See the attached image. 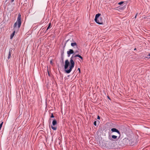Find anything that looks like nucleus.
Masks as SVG:
<instances>
[{
  "instance_id": "2",
  "label": "nucleus",
  "mask_w": 150,
  "mask_h": 150,
  "mask_svg": "<svg viewBox=\"0 0 150 150\" xmlns=\"http://www.w3.org/2000/svg\"><path fill=\"white\" fill-rule=\"evenodd\" d=\"M21 24V15H18L17 21L15 23L13 28V31L11 35L10 39H12L13 37L16 32L17 33L19 30V28Z\"/></svg>"
},
{
  "instance_id": "12",
  "label": "nucleus",
  "mask_w": 150,
  "mask_h": 150,
  "mask_svg": "<svg viewBox=\"0 0 150 150\" xmlns=\"http://www.w3.org/2000/svg\"><path fill=\"white\" fill-rule=\"evenodd\" d=\"M124 2H123V1H121L120 2H119L118 3V4L119 5H121L122 4H123L124 3Z\"/></svg>"
},
{
  "instance_id": "20",
  "label": "nucleus",
  "mask_w": 150,
  "mask_h": 150,
  "mask_svg": "<svg viewBox=\"0 0 150 150\" xmlns=\"http://www.w3.org/2000/svg\"><path fill=\"white\" fill-rule=\"evenodd\" d=\"M137 15H136L135 16V18H136V17H137Z\"/></svg>"
},
{
  "instance_id": "13",
  "label": "nucleus",
  "mask_w": 150,
  "mask_h": 150,
  "mask_svg": "<svg viewBox=\"0 0 150 150\" xmlns=\"http://www.w3.org/2000/svg\"><path fill=\"white\" fill-rule=\"evenodd\" d=\"M93 124L95 126H96V121H94Z\"/></svg>"
},
{
  "instance_id": "15",
  "label": "nucleus",
  "mask_w": 150,
  "mask_h": 150,
  "mask_svg": "<svg viewBox=\"0 0 150 150\" xmlns=\"http://www.w3.org/2000/svg\"><path fill=\"white\" fill-rule=\"evenodd\" d=\"M97 119H100V117L99 116H98Z\"/></svg>"
},
{
  "instance_id": "17",
  "label": "nucleus",
  "mask_w": 150,
  "mask_h": 150,
  "mask_svg": "<svg viewBox=\"0 0 150 150\" xmlns=\"http://www.w3.org/2000/svg\"><path fill=\"white\" fill-rule=\"evenodd\" d=\"M14 1V0H11V2H12Z\"/></svg>"
},
{
  "instance_id": "18",
  "label": "nucleus",
  "mask_w": 150,
  "mask_h": 150,
  "mask_svg": "<svg viewBox=\"0 0 150 150\" xmlns=\"http://www.w3.org/2000/svg\"><path fill=\"white\" fill-rule=\"evenodd\" d=\"M50 63H51V64H52V61H51V60L50 61Z\"/></svg>"
},
{
  "instance_id": "21",
  "label": "nucleus",
  "mask_w": 150,
  "mask_h": 150,
  "mask_svg": "<svg viewBox=\"0 0 150 150\" xmlns=\"http://www.w3.org/2000/svg\"><path fill=\"white\" fill-rule=\"evenodd\" d=\"M78 52V51H76L75 52V53H77Z\"/></svg>"
},
{
  "instance_id": "10",
  "label": "nucleus",
  "mask_w": 150,
  "mask_h": 150,
  "mask_svg": "<svg viewBox=\"0 0 150 150\" xmlns=\"http://www.w3.org/2000/svg\"><path fill=\"white\" fill-rule=\"evenodd\" d=\"M51 128L53 130H56L57 129V127H56L51 126Z\"/></svg>"
},
{
  "instance_id": "1",
  "label": "nucleus",
  "mask_w": 150,
  "mask_h": 150,
  "mask_svg": "<svg viewBox=\"0 0 150 150\" xmlns=\"http://www.w3.org/2000/svg\"><path fill=\"white\" fill-rule=\"evenodd\" d=\"M76 57H78L82 59H83L82 57L79 54L76 55L75 56L73 55L70 58V64L69 65V69H68V67L69 65V62L68 59H66L65 61L64 68L67 74L70 73L72 69L74 68V62L73 60V58Z\"/></svg>"
},
{
  "instance_id": "22",
  "label": "nucleus",
  "mask_w": 150,
  "mask_h": 150,
  "mask_svg": "<svg viewBox=\"0 0 150 150\" xmlns=\"http://www.w3.org/2000/svg\"><path fill=\"white\" fill-rule=\"evenodd\" d=\"M138 13H137V14H136V15H137H137H138Z\"/></svg>"
},
{
  "instance_id": "16",
  "label": "nucleus",
  "mask_w": 150,
  "mask_h": 150,
  "mask_svg": "<svg viewBox=\"0 0 150 150\" xmlns=\"http://www.w3.org/2000/svg\"><path fill=\"white\" fill-rule=\"evenodd\" d=\"M78 69V70H79V72H80V68H79Z\"/></svg>"
},
{
  "instance_id": "8",
  "label": "nucleus",
  "mask_w": 150,
  "mask_h": 150,
  "mask_svg": "<svg viewBox=\"0 0 150 150\" xmlns=\"http://www.w3.org/2000/svg\"><path fill=\"white\" fill-rule=\"evenodd\" d=\"M57 123V121H56V120H54L52 122V125L53 126H54L55 125H56Z\"/></svg>"
},
{
  "instance_id": "11",
  "label": "nucleus",
  "mask_w": 150,
  "mask_h": 150,
  "mask_svg": "<svg viewBox=\"0 0 150 150\" xmlns=\"http://www.w3.org/2000/svg\"><path fill=\"white\" fill-rule=\"evenodd\" d=\"M50 25H51V23H50L49 24V25L47 28V29H46V30L47 31L49 29L50 27Z\"/></svg>"
},
{
  "instance_id": "5",
  "label": "nucleus",
  "mask_w": 150,
  "mask_h": 150,
  "mask_svg": "<svg viewBox=\"0 0 150 150\" xmlns=\"http://www.w3.org/2000/svg\"><path fill=\"white\" fill-rule=\"evenodd\" d=\"M12 50H13V49L12 48H11L9 49V51L8 52V56L7 57L8 59H9L10 58V57H11V55L13 53Z\"/></svg>"
},
{
  "instance_id": "23",
  "label": "nucleus",
  "mask_w": 150,
  "mask_h": 150,
  "mask_svg": "<svg viewBox=\"0 0 150 150\" xmlns=\"http://www.w3.org/2000/svg\"><path fill=\"white\" fill-rule=\"evenodd\" d=\"M136 50V48H135V49H134V50Z\"/></svg>"
},
{
  "instance_id": "4",
  "label": "nucleus",
  "mask_w": 150,
  "mask_h": 150,
  "mask_svg": "<svg viewBox=\"0 0 150 150\" xmlns=\"http://www.w3.org/2000/svg\"><path fill=\"white\" fill-rule=\"evenodd\" d=\"M111 131L112 132H117L119 135V137L120 138V134L119 131L116 129L113 128L111 129Z\"/></svg>"
},
{
  "instance_id": "14",
  "label": "nucleus",
  "mask_w": 150,
  "mask_h": 150,
  "mask_svg": "<svg viewBox=\"0 0 150 150\" xmlns=\"http://www.w3.org/2000/svg\"><path fill=\"white\" fill-rule=\"evenodd\" d=\"M51 118L54 117V116L53 114H52V115H51Z\"/></svg>"
},
{
  "instance_id": "7",
  "label": "nucleus",
  "mask_w": 150,
  "mask_h": 150,
  "mask_svg": "<svg viewBox=\"0 0 150 150\" xmlns=\"http://www.w3.org/2000/svg\"><path fill=\"white\" fill-rule=\"evenodd\" d=\"M71 45L72 47H74L76 46L77 47V44L76 42L72 43H71Z\"/></svg>"
},
{
  "instance_id": "19",
  "label": "nucleus",
  "mask_w": 150,
  "mask_h": 150,
  "mask_svg": "<svg viewBox=\"0 0 150 150\" xmlns=\"http://www.w3.org/2000/svg\"><path fill=\"white\" fill-rule=\"evenodd\" d=\"M107 97H108V98L109 99H110V98L109 97V96H107Z\"/></svg>"
},
{
  "instance_id": "9",
  "label": "nucleus",
  "mask_w": 150,
  "mask_h": 150,
  "mask_svg": "<svg viewBox=\"0 0 150 150\" xmlns=\"http://www.w3.org/2000/svg\"><path fill=\"white\" fill-rule=\"evenodd\" d=\"M112 138L113 139H116L117 138V136L113 135L112 136Z\"/></svg>"
},
{
  "instance_id": "3",
  "label": "nucleus",
  "mask_w": 150,
  "mask_h": 150,
  "mask_svg": "<svg viewBox=\"0 0 150 150\" xmlns=\"http://www.w3.org/2000/svg\"><path fill=\"white\" fill-rule=\"evenodd\" d=\"M101 14L98 13L96 15L95 21L96 22L99 24H103V20L102 17H100Z\"/></svg>"
},
{
  "instance_id": "6",
  "label": "nucleus",
  "mask_w": 150,
  "mask_h": 150,
  "mask_svg": "<svg viewBox=\"0 0 150 150\" xmlns=\"http://www.w3.org/2000/svg\"><path fill=\"white\" fill-rule=\"evenodd\" d=\"M74 51L72 49H69V51H67V53L68 54V57H69L71 54L74 53Z\"/></svg>"
}]
</instances>
